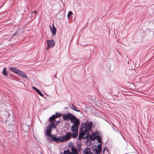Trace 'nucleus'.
<instances>
[{"instance_id": "12", "label": "nucleus", "mask_w": 154, "mask_h": 154, "mask_svg": "<svg viewBox=\"0 0 154 154\" xmlns=\"http://www.w3.org/2000/svg\"><path fill=\"white\" fill-rule=\"evenodd\" d=\"M56 118L55 117V115H53L49 118V120L51 122H52V121H54Z\"/></svg>"}, {"instance_id": "13", "label": "nucleus", "mask_w": 154, "mask_h": 154, "mask_svg": "<svg viewBox=\"0 0 154 154\" xmlns=\"http://www.w3.org/2000/svg\"><path fill=\"white\" fill-rule=\"evenodd\" d=\"M70 108L72 109L74 111L78 112H79L80 111L76 109V107L73 105H72L70 107Z\"/></svg>"}, {"instance_id": "21", "label": "nucleus", "mask_w": 154, "mask_h": 154, "mask_svg": "<svg viewBox=\"0 0 154 154\" xmlns=\"http://www.w3.org/2000/svg\"><path fill=\"white\" fill-rule=\"evenodd\" d=\"M20 76H21L27 79V76L26 74H25L24 73L22 72L21 73V75Z\"/></svg>"}, {"instance_id": "7", "label": "nucleus", "mask_w": 154, "mask_h": 154, "mask_svg": "<svg viewBox=\"0 0 154 154\" xmlns=\"http://www.w3.org/2000/svg\"><path fill=\"white\" fill-rule=\"evenodd\" d=\"M86 134V133L85 131H81V133L79 134L78 139L79 140H80L83 138L84 135Z\"/></svg>"}, {"instance_id": "23", "label": "nucleus", "mask_w": 154, "mask_h": 154, "mask_svg": "<svg viewBox=\"0 0 154 154\" xmlns=\"http://www.w3.org/2000/svg\"><path fill=\"white\" fill-rule=\"evenodd\" d=\"M72 14V13L71 11H69L68 13L67 16L68 17V18H69V17Z\"/></svg>"}, {"instance_id": "25", "label": "nucleus", "mask_w": 154, "mask_h": 154, "mask_svg": "<svg viewBox=\"0 0 154 154\" xmlns=\"http://www.w3.org/2000/svg\"><path fill=\"white\" fill-rule=\"evenodd\" d=\"M97 147L98 148H97V149H100V150H102V146H101V145L100 144L98 146H97Z\"/></svg>"}, {"instance_id": "18", "label": "nucleus", "mask_w": 154, "mask_h": 154, "mask_svg": "<svg viewBox=\"0 0 154 154\" xmlns=\"http://www.w3.org/2000/svg\"><path fill=\"white\" fill-rule=\"evenodd\" d=\"M89 149H87L85 151V154H92V153L89 151Z\"/></svg>"}, {"instance_id": "33", "label": "nucleus", "mask_w": 154, "mask_h": 154, "mask_svg": "<svg viewBox=\"0 0 154 154\" xmlns=\"http://www.w3.org/2000/svg\"><path fill=\"white\" fill-rule=\"evenodd\" d=\"M50 48L51 47H48V45H47V47L46 48V50H48V49L49 48Z\"/></svg>"}, {"instance_id": "36", "label": "nucleus", "mask_w": 154, "mask_h": 154, "mask_svg": "<svg viewBox=\"0 0 154 154\" xmlns=\"http://www.w3.org/2000/svg\"><path fill=\"white\" fill-rule=\"evenodd\" d=\"M33 13H35V14H37V12H36V11H35L34 12H33Z\"/></svg>"}, {"instance_id": "30", "label": "nucleus", "mask_w": 154, "mask_h": 154, "mask_svg": "<svg viewBox=\"0 0 154 154\" xmlns=\"http://www.w3.org/2000/svg\"><path fill=\"white\" fill-rule=\"evenodd\" d=\"M105 150L108 151L106 147H104L103 149V152H104Z\"/></svg>"}, {"instance_id": "28", "label": "nucleus", "mask_w": 154, "mask_h": 154, "mask_svg": "<svg viewBox=\"0 0 154 154\" xmlns=\"http://www.w3.org/2000/svg\"><path fill=\"white\" fill-rule=\"evenodd\" d=\"M47 128H48L47 130H49V131H51V129L52 128L49 126L47 127Z\"/></svg>"}, {"instance_id": "19", "label": "nucleus", "mask_w": 154, "mask_h": 154, "mask_svg": "<svg viewBox=\"0 0 154 154\" xmlns=\"http://www.w3.org/2000/svg\"><path fill=\"white\" fill-rule=\"evenodd\" d=\"M95 150L96 151V153L97 154H99L102 150H100V149H97V148H96L95 149Z\"/></svg>"}, {"instance_id": "5", "label": "nucleus", "mask_w": 154, "mask_h": 154, "mask_svg": "<svg viewBox=\"0 0 154 154\" xmlns=\"http://www.w3.org/2000/svg\"><path fill=\"white\" fill-rule=\"evenodd\" d=\"M53 28H52L51 26H50L49 27L50 29L51 30L52 34L53 35H55L56 32V29L55 27L54 26V24H52Z\"/></svg>"}, {"instance_id": "24", "label": "nucleus", "mask_w": 154, "mask_h": 154, "mask_svg": "<svg viewBox=\"0 0 154 154\" xmlns=\"http://www.w3.org/2000/svg\"><path fill=\"white\" fill-rule=\"evenodd\" d=\"M22 73V72L20 70L18 69L16 73H17L19 75H20Z\"/></svg>"}, {"instance_id": "3", "label": "nucleus", "mask_w": 154, "mask_h": 154, "mask_svg": "<svg viewBox=\"0 0 154 154\" xmlns=\"http://www.w3.org/2000/svg\"><path fill=\"white\" fill-rule=\"evenodd\" d=\"M47 42L48 47H53L55 45V42L53 40H47Z\"/></svg>"}, {"instance_id": "22", "label": "nucleus", "mask_w": 154, "mask_h": 154, "mask_svg": "<svg viewBox=\"0 0 154 154\" xmlns=\"http://www.w3.org/2000/svg\"><path fill=\"white\" fill-rule=\"evenodd\" d=\"M52 123L49 126L52 128H55V125L53 123V122H52Z\"/></svg>"}, {"instance_id": "27", "label": "nucleus", "mask_w": 154, "mask_h": 154, "mask_svg": "<svg viewBox=\"0 0 154 154\" xmlns=\"http://www.w3.org/2000/svg\"><path fill=\"white\" fill-rule=\"evenodd\" d=\"M37 93H38L42 97L43 95L42 94L40 91H39Z\"/></svg>"}, {"instance_id": "14", "label": "nucleus", "mask_w": 154, "mask_h": 154, "mask_svg": "<svg viewBox=\"0 0 154 154\" xmlns=\"http://www.w3.org/2000/svg\"><path fill=\"white\" fill-rule=\"evenodd\" d=\"M2 73L5 76H8V74L5 68H4L3 69Z\"/></svg>"}, {"instance_id": "35", "label": "nucleus", "mask_w": 154, "mask_h": 154, "mask_svg": "<svg viewBox=\"0 0 154 154\" xmlns=\"http://www.w3.org/2000/svg\"><path fill=\"white\" fill-rule=\"evenodd\" d=\"M39 91L38 89H37L36 91H35L37 93Z\"/></svg>"}, {"instance_id": "17", "label": "nucleus", "mask_w": 154, "mask_h": 154, "mask_svg": "<svg viewBox=\"0 0 154 154\" xmlns=\"http://www.w3.org/2000/svg\"><path fill=\"white\" fill-rule=\"evenodd\" d=\"M63 154H70V150L69 149L65 150L63 151Z\"/></svg>"}, {"instance_id": "8", "label": "nucleus", "mask_w": 154, "mask_h": 154, "mask_svg": "<svg viewBox=\"0 0 154 154\" xmlns=\"http://www.w3.org/2000/svg\"><path fill=\"white\" fill-rule=\"evenodd\" d=\"M71 152H70V154H78V152L76 149L75 147H72L71 148Z\"/></svg>"}, {"instance_id": "2", "label": "nucleus", "mask_w": 154, "mask_h": 154, "mask_svg": "<svg viewBox=\"0 0 154 154\" xmlns=\"http://www.w3.org/2000/svg\"><path fill=\"white\" fill-rule=\"evenodd\" d=\"M81 131H85L86 133L91 131L92 126V123L90 122L89 123H85L82 124Z\"/></svg>"}, {"instance_id": "16", "label": "nucleus", "mask_w": 154, "mask_h": 154, "mask_svg": "<svg viewBox=\"0 0 154 154\" xmlns=\"http://www.w3.org/2000/svg\"><path fill=\"white\" fill-rule=\"evenodd\" d=\"M52 137V140L54 141L55 142H58L59 141V139H58V138H57L56 137Z\"/></svg>"}, {"instance_id": "9", "label": "nucleus", "mask_w": 154, "mask_h": 154, "mask_svg": "<svg viewBox=\"0 0 154 154\" xmlns=\"http://www.w3.org/2000/svg\"><path fill=\"white\" fill-rule=\"evenodd\" d=\"M46 135H47L48 137H50L52 138V135L51 134V131H49V130H47L46 131Z\"/></svg>"}, {"instance_id": "10", "label": "nucleus", "mask_w": 154, "mask_h": 154, "mask_svg": "<svg viewBox=\"0 0 154 154\" xmlns=\"http://www.w3.org/2000/svg\"><path fill=\"white\" fill-rule=\"evenodd\" d=\"M97 135V137L96 138V140H97L98 142L100 143L102 142L101 140V137L100 135H99L98 134Z\"/></svg>"}, {"instance_id": "26", "label": "nucleus", "mask_w": 154, "mask_h": 154, "mask_svg": "<svg viewBox=\"0 0 154 154\" xmlns=\"http://www.w3.org/2000/svg\"><path fill=\"white\" fill-rule=\"evenodd\" d=\"M60 114H59L58 113H56L55 116L56 118L59 117L60 116Z\"/></svg>"}, {"instance_id": "6", "label": "nucleus", "mask_w": 154, "mask_h": 154, "mask_svg": "<svg viewBox=\"0 0 154 154\" xmlns=\"http://www.w3.org/2000/svg\"><path fill=\"white\" fill-rule=\"evenodd\" d=\"M97 132L98 131L96 132V133H94L92 134L90 137L91 139L92 140H94L97 137V134H98Z\"/></svg>"}, {"instance_id": "15", "label": "nucleus", "mask_w": 154, "mask_h": 154, "mask_svg": "<svg viewBox=\"0 0 154 154\" xmlns=\"http://www.w3.org/2000/svg\"><path fill=\"white\" fill-rule=\"evenodd\" d=\"M10 69L11 70V71L16 73V72L17 71L18 69L17 68L14 67H10Z\"/></svg>"}, {"instance_id": "29", "label": "nucleus", "mask_w": 154, "mask_h": 154, "mask_svg": "<svg viewBox=\"0 0 154 154\" xmlns=\"http://www.w3.org/2000/svg\"><path fill=\"white\" fill-rule=\"evenodd\" d=\"M32 89H33L34 90H35V91L37 90L38 89H37L36 87H32Z\"/></svg>"}, {"instance_id": "32", "label": "nucleus", "mask_w": 154, "mask_h": 154, "mask_svg": "<svg viewBox=\"0 0 154 154\" xmlns=\"http://www.w3.org/2000/svg\"><path fill=\"white\" fill-rule=\"evenodd\" d=\"M25 126L26 127L27 129H29V126L28 125H25Z\"/></svg>"}, {"instance_id": "11", "label": "nucleus", "mask_w": 154, "mask_h": 154, "mask_svg": "<svg viewBox=\"0 0 154 154\" xmlns=\"http://www.w3.org/2000/svg\"><path fill=\"white\" fill-rule=\"evenodd\" d=\"M58 139H59V140L60 142H63L64 140H65L64 137L63 136H60Z\"/></svg>"}, {"instance_id": "31", "label": "nucleus", "mask_w": 154, "mask_h": 154, "mask_svg": "<svg viewBox=\"0 0 154 154\" xmlns=\"http://www.w3.org/2000/svg\"><path fill=\"white\" fill-rule=\"evenodd\" d=\"M48 141L49 142H51L53 141L51 138H50V139L48 138Z\"/></svg>"}, {"instance_id": "1", "label": "nucleus", "mask_w": 154, "mask_h": 154, "mask_svg": "<svg viewBox=\"0 0 154 154\" xmlns=\"http://www.w3.org/2000/svg\"><path fill=\"white\" fill-rule=\"evenodd\" d=\"M63 119L64 120H68L70 119L72 123H73L71 127V130L73 132L72 134V137L76 138L78 135L79 126L80 122L79 119L74 115L70 113L63 115Z\"/></svg>"}, {"instance_id": "34", "label": "nucleus", "mask_w": 154, "mask_h": 154, "mask_svg": "<svg viewBox=\"0 0 154 154\" xmlns=\"http://www.w3.org/2000/svg\"><path fill=\"white\" fill-rule=\"evenodd\" d=\"M39 91L38 89H37L36 91H35L37 93Z\"/></svg>"}, {"instance_id": "20", "label": "nucleus", "mask_w": 154, "mask_h": 154, "mask_svg": "<svg viewBox=\"0 0 154 154\" xmlns=\"http://www.w3.org/2000/svg\"><path fill=\"white\" fill-rule=\"evenodd\" d=\"M17 35V36H19L20 35V32L19 31H17L12 36H16Z\"/></svg>"}, {"instance_id": "4", "label": "nucleus", "mask_w": 154, "mask_h": 154, "mask_svg": "<svg viewBox=\"0 0 154 154\" xmlns=\"http://www.w3.org/2000/svg\"><path fill=\"white\" fill-rule=\"evenodd\" d=\"M72 134L69 132H68L65 136V140L67 141L70 138L71 136L72 137Z\"/></svg>"}]
</instances>
